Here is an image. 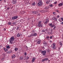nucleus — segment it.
Instances as JSON below:
<instances>
[{
  "instance_id": "nucleus-1",
  "label": "nucleus",
  "mask_w": 63,
  "mask_h": 63,
  "mask_svg": "<svg viewBox=\"0 0 63 63\" xmlns=\"http://www.w3.org/2000/svg\"><path fill=\"white\" fill-rule=\"evenodd\" d=\"M15 36H12L11 37L9 40V43L11 44H13V43L15 40Z\"/></svg>"
},
{
  "instance_id": "nucleus-2",
  "label": "nucleus",
  "mask_w": 63,
  "mask_h": 63,
  "mask_svg": "<svg viewBox=\"0 0 63 63\" xmlns=\"http://www.w3.org/2000/svg\"><path fill=\"white\" fill-rule=\"evenodd\" d=\"M49 22V20L48 19H47L45 21H44V23L45 24H47V22Z\"/></svg>"
},
{
  "instance_id": "nucleus-3",
  "label": "nucleus",
  "mask_w": 63,
  "mask_h": 63,
  "mask_svg": "<svg viewBox=\"0 0 63 63\" xmlns=\"http://www.w3.org/2000/svg\"><path fill=\"white\" fill-rule=\"evenodd\" d=\"M56 44L55 43H54L52 45V48L53 49H54L56 48Z\"/></svg>"
},
{
  "instance_id": "nucleus-4",
  "label": "nucleus",
  "mask_w": 63,
  "mask_h": 63,
  "mask_svg": "<svg viewBox=\"0 0 63 63\" xmlns=\"http://www.w3.org/2000/svg\"><path fill=\"white\" fill-rule=\"evenodd\" d=\"M48 60V59L47 58H45L44 59H43L42 61L43 62H44V61H47Z\"/></svg>"
},
{
  "instance_id": "nucleus-5",
  "label": "nucleus",
  "mask_w": 63,
  "mask_h": 63,
  "mask_svg": "<svg viewBox=\"0 0 63 63\" xmlns=\"http://www.w3.org/2000/svg\"><path fill=\"white\" fill-rule=\"evenodd\" d=\"M42 4H43V3H42V2H38L37 3V5L38 6H41L42 5Z\"/></svg>"
},
{
  "instance_id": "nucleus-6",
  "label": "nucleus",
  "mask_w": 63,
  "mask_h": 63,
  "mask_svg": "<svg viewBox=\"0 0 63 63\" xmlns=\"http://www.w3.org/2000/svg\"><path fill=\"white\" fill-rule=\"evenodd\" d=\"M53 20H55V21H56L57 20V18L55 17H54L52 19Z\"/></svg>"
},
{
  "instance_id": "nucleus-7",
  "label": "nucleus",
  "mask_w": 63,
  "mask_h": 63,
  "mask_svg": "<svg viewBox=\"0 0 63 63\" xmlns=\"http://www.w3.org/2000/svg\"><path fill=\"white\" fill-rule=\"evenodd\" d=\"M59 6H60V7H61V6H62V5H63V3H60L58 4Z\"/></svg>"
},
{
  "instance_id": "nucleus-8",
  "label": "nucleus",
  "mask_w": 63,
  "mask_h": 63,
  "mask_svg": "<svg viewBox=\"0 0 63 63\" xmlns=\"http://www.w3.org/2000/svg\"><path fill=\"white\" fill-rule=\"evenodd\" d=\"M32 62H35V58H33L32 59Z\"/></svg>"
},
{
  "instance_id": "nucleus-9",
  "label": "nucleus",
  "mask_w": 63,
  "mask_h": 63,
  "mask_svg": "<svg viewBox=\"0 0 63 63\" xmlns=\"http://www.w3.org/2000/svg\"><path fill=\"white\" fill-rule=\"evenodd\" d=\"M12 53V51L10 50L9 51L7 52V53L8 54H9V53Z\"/></svg>"
},
{
  "instance_id": "nucleus-10",
  "label": "nucleus",
  "mask_w": 63,
  "mask_h": 63,
  "mask_svg": "<svg viewBox=\"0 0 63 63\" xmlns=\"http://www.w3.org/2000/svg\"><path fill=\"white\" fill-rule=\"evenodd\" d=\"M38 25L39 27H42L43 26V25L41 24H38Z\"/></svg>"
},
{
  "instance_id": "nucleus-11",
  "label": "nucleus",
  "mask_w": 63,
  "mask_h": 63,
  "mask_svg": "<svg viewBox=\"0 0 63 63\" xmlns=\"http://www.w3.org/2000/svg\"><path fill=\"white\" fill-rule=\"evenodd\" d=\"M46 52H47V51H41L42 53H46Z\"/></svg>"
},
{
  "instance_id": "nucleus-12",
  "label": "nucleus",
  "mask_w": 63,
  "mask_h": 63,
  "mask_svg": "<svg viewBox=\"0 0 63 63\" xmlns=\"http://www.w3.org/2000/svg\"><path fill=\"white\" fill-rule=\"evenodd\" d=\"M4 49L5 51H7L8 50L7 49L5 48H4Z\"/></svg>"
},
{
  "instance_id": "nucleus-13",
  "label": "nucleus",
  "mask_w": 63,
  "mask_h": 63,
  "mask_svg": "<svg viewBox=\"0 0 63 63\" xmlns=\"http://www.w3.org/2000/svg\"><path fill=\"white\" fill-rule=\"evenodd\" d=\"M11 56L12 58H15V55H12Z\"/></svg>"
},
{
  "instance_id": "nucleus-14",
  "label": "nucleus",
  "mask_w": 63,
  "mask_h": 63,
  "mask_svg": "<svg viewBox=\"0 0 63 63\" xmlns=\"http://www.w3.org/2000/svg\"><path fill=\"white\" fill-rule=\"evenodd\" d=\"M12 19H16V16H14L12 18Z\"/></svg>"
},
{
  "instance_id": "nucleus-15",
  "label": "nucleus",
  "mask_w": 63,
  "mask_h": 63,
  "mask_svg": "<svg viewBox=\"0 0 63 63\" xmlns=\"http://www.w3.org/2000/svg\"><path fill=\"white\" fill-rule=\"evenodd\" d=\"M48 8H49V7H48L46 6L45 8V9H46V10L47 9H48Z\"/></svg>"
},
{
  "instance_id": "nucleus-16",
  "label": "nucleus",
  "mask_w": 63,
  "mask_h": 63,
  "mask_svg": "<svg viewBox=\"0 0 63 63\" xmlns=\"http://www.w3.org/2000/svg\"><path fill=\"white\" fill-rule=\"evenodd\" d=\"M21 36V35H20L19 33L17 34V37H19V36Z\"/></svg>"
},
{
  "instance_id": "nucleus-17",
  "label": "nucleus",
  "mask_w": 63,
  "mask_h": 63,
  "mask_svg": "<svg viewBox=\"0 0 63 63\" xmlns=\"http://www.w3.org/2000/svg\"><path fill=\"white\" fill-rule=\"evenodd\" d=\"M20 59H21V60H22V59H23V57H22L21 56L20 57Z\"/></svg>"
},
{
  "instance_id": "nucleus-18",
  "label": "nucleus",
  "mask_w": 63,
  "mask_h": 63,
  "mask_svg": "<svg viewBox=\"0 0 63 63\" xmlns=\"http://www.w3.org/2000/svg\"><path fill=\"white\" fill-rule=\"evenodd\" d=\"M6 47L7 48H10V47L9 46H7Z\"/></svg>"
},
{
  "instance_id": "nucleus-19",
  "label": "nucleus",
  "mask_w": 63,
  "mask_h": 63,
  "mask_svg": "<svg viewBox=\"0 0 63 63\" xmlns=\"http://www.w3.org/2000/svg\"><path fill=\"white\" fill-rule=\"evenodd\" d=\"M37 33H35L33 34V36H37Z\"/></svg>"
},
{
  "instance_id": "nucleus-20",
  "label": "nucleus",
  "mask_w": 63,
  "mask_h": 63,
  "mask_svg": "<svg viewBox=\"0 0 63 63\" xmlns=\"http://www.w3.org/2000/svg\"><path fill=\"white\" fill-rule=\"evenodd\" d=\"M18 18V16H16V21H18V20H17V18Z\"/></svg>"
},
{
  "instance_id": "nucleus-21",
  "label": "nucleus",
  "mask_w": 63,
  "mask_h": 63,
  "mask_svg": "<svg viewBox=\"0 0 63 63\" xmlns=\"http://www.w3.org/2000/svg\"><path fill=\"white\" fill-rule=\"evenodd\" d=\"M40 11L41 13H44L45 12L44 10H41Z\"/></svg>"
},
{
  "instance_id": "nucleus-22",
  "label": "nucleus",
  "mask_w": 63,
  "mask_h": 63,
  "mask_svg": "<svg viewBox=\"0 0 63 63\" xmlns=\"http://www.w3.org/2000/svg\"><path fill=\"white\" fill-rule=\"evenodd\" d=\"M13 24L14 25H16V21H15V22H14V23H13Z\"/></svg>"
},
{
  "instance_id": "nucleus-23",
  "label": "nucleus",
  "mask_w": 63,
  "mask_h": 63,
  "mask_svg": "<svg viewBox=\"0 0 63 63\" xmlns=\"http://www.w3.org/2000/svg\"><path fill=\"white\" fill-rule=\"evenodd\" d=\"M39 3H42V0H39Z\"/></svg>"
},
{
  "instance_id": "nucleus-24",
  "label": "nucleus",
  "mask_w": 63,
  "mask_h": 63,
  "mask_svg": "<svg viewBox=\"0 0 63 63\" xmlns=\"http://www.w3.org/2000/svg\"><path fill=\"white\" fill-rule=\"evenodd\" d=\"M56 26L54 25V28H53V30H55V28H56Z\"/></svg>"
},
{
  "instance_id": "nucleus-25",
  "label": "nucleus",
  "mask_w": 63,
  "mask_h": 63,
  "mask_svg": "<svg viewBox=\"0 0 63 63\" xmlns=\"http://www.w3.org/2000/svg\"><path fill=\"white\" fill-rule=\"evenodd\" d=\"M36 12L32 11V13H33V14H36Z\"/></svg>"
},
{
  "instance_id": "nucleus-26",
  "label": "nucleus",
  "mask_w": 63,
  "mask_h": 63,
  "mask_svg": "<svg viewBox=\"0 0 63 63\" xmlns=\"http://www.w3.org/2000/svg\"><path fill=\"white\" fill-rule=\"evenodd\" d=\"M42 22V21H40L39 22L38 24H41V23Z\"/></svg>"
},
{
  "instance_id": "nucleus-27",
  "label": "nucleus",
  "mask_w": 63,
  "mask_h": 63,
  "mask_svg": "<svg viewBox=\"0 0 63 63\" xmlns=\"http://www.w3.org/2000/svg\"><path fill=\"white\" fill-rule=\"evenodd\" d=\"M37 43L38 44H40V43H41V41H38V42H37Z\"/></svg>"
},
{
  "instance_id": "nucleus-28",
  "label": "nucleus",
  "mask_w": 63,
  "mask_h": 63,
  "mask_svg": "<svg viewBox=\"0 0 63 63\" xmlns=\"http://www.w3.org/2000/svg\"><path fill=\"white\" fill-rule=\"evenodd\" d=\"M54 25H51V27H52V28H53V27L54 26Z\"/></svg>"
},
{
  "instance_id": "nucleus-29",
  "label": "nucleus",
  "mask_w": 63,
  "mask_h": 63,
  "mask_svg": "<svg viewBox=\"0 0 63 63\" xmlns=\"http://www.w3.org/2000/svg\"><path fill=\"white\" fill-rule=\"evenodd\" d=\"M49 1H47V2H46V3L47 4H49Z\"/></svg>"
},
{
  "instance_id": "nucleus-30",
  "label": "nucleus",
  "mask_w": 63,
  "mask_h": 63,
  "mask_svg": "<svg viewBox=\"0 0 63 63\" xmlns=\"http://www.w3.org/2000/svg\"><path fill=\"white\" fill-rule=\"evenodd\" d=\"M45 30H43L42 31V32H45Z\"/></svg>"
},
{
  "instance_id": "nucleus-31",
  "label": "nucleus",
  "mask_w": 63,
  "mask_h": 63,
  "mask_svg": "<svg viewBox=\"0 0 63 63\" xmlns=\"http://www.w3.org/2000/svg\"><path fill=\"white\" fill-rule=\"evenodd\" d=\"M49 6L50 7H52V6H53V5L52 4H50Z\"/></svg>"
},
{
  "instance_id": "nucleus-32",
  "label": "nucleus",
  "mask_w": 63,
  "mask_h": 63,
  "mask_svg": "<svg viewBox=\"0 0 63 63\" xmlns=\"http://www.w3.org/2000/svg\"><path fill=\"white\" fill-rule=\"evenodd\" d=\"M8 25H11V22L8 23Z\"/></svg>"
},
{
  "instance_id": "nucleus-33",
  "label": "nucleus",
  "mask_w": 63,
  "mask_h": 63,
  "mask_svg": "<svg viewBox=\"0 0 63 63\" xmlns=\"http://www.w3.org/2000/svg\"><path fill=\"white\" fill-rule=\"evenodd\" d=\"M42 54H43V55H46V53H42Z\"/></svg>"
},
{
  "instance_id": "nucleus-34",
  "label": "nucleus",
  "mask_w": 63,
  "mask_h": 63,
  "mask_svg": "<svg viewBox=\"0 0 63 63\" xmlns=\"http://www.w3.org/2000/svg\"><path fill=\"white\" fill-rule=\"evenodd\" d=\"M38 12H35V14L36 15H38Z\"/></svg>"
},
{
  "instance_id": "nucleus-35",
  "label": "nucleus",
  "mask_w": 63,
  "mask_h": 63,
  "mask_svg": "<svg viewBox=\"0 0 63 63\" xmlns=\"http://www.w3.org/2000/svg\"><path fill=\"white\" fill-rule=\"evenodd\" d=\"M57 4V1H55L54 3V4Z\"/></svg>"
},
{
  "instance_id": "nucleus-36",
  "label": "nucleus",
  "mask_w": 63,
  "mask_h": 63,
  "mask_svg": "<svg viewBox=\"0 0 63 63\" xmlns=\"http://www.w3.org/2000/svg\"><path fill=\"white\" fill-rule=\"evenodd\" d=\"M47 39H48L49 38V37L48 36H47Z\"/></svg>"
},
{
  "instance_id": "nucleus-37",
  "label": "nucleus",
  "mask_w": 63,
  "mask_h": 63,
  "mask_svg": "<svg viewBox=\"0 0 63 63\" xmlns=\"http://www.w3.org/2000/svg\"><path fill=\"white\" fill-rule=\"evenodd\" d=\"M52 23H51L49 24L50 26H51L52 25Z\"/></svg>"
},
{
  "instance_id": "nucleus-38",
  "label": "nucleus",
  "mask_w": 63,
  "mask_h": 63,
  "mask_svg": "<svg viewBox=\"0 0 63 63\" xmlns=\"http://www.w3.org/2000/svg\"><path fill=\"white\" fill-rule=\"evenodd\" d=\"M19 29V27H17V30H18Z\"/></svg>"
},
{
  "instance_id": "nucleus-39",
  "label": "nucleus",
  "mask_w": 63,
  "mask_h": 63,
  "mask_svg": "<svg viewBox=\"0 0 63 63\" xmlns=\"http://www.w3.org/2000/svg\"><path fill=\"white\" fill-rule=\"evenodd\" d=\"M32 5H35V3L34 2L32 3Z\"/></svg>"
},
{
  "instance_id": "nucleus-40",
  "label": "nucleus",
  "mask_w": 63,
  "mask_h": 63,
  "mask_svg": "<svg viewBox=\"0 0 63 63\" xmlns=\"http://www.w3.org/2000/svg\"><path fill=\"white\" fill-rule=\"evenodd\" d=\"M53 15H55L56 14V13L54 12L53 13Z\"/></svg>"
},
{
  "instance_id": "nucleus-41",
  "label": "nucleus",
  "mask_w": 63,
  "mask_h": 63,
  "mask_svg": "<svg viewBox=\"0 0 63 63\" xmlns=\"http://www.w3.org/2000/svg\"><path fill=\"white\" fill-rule=\"evenodd\" d=\"M43 44H45V45H46V46H47V43H43Z\"/></svg>"
},
{
  "instance_id": "nucleus-42",
  "label": "nucleus",
  "mask_w": 63,
  "mask_h": 63,
  "mask_svg": "<svg viewBox=\"0 0 63 63\" xmlns=\"http://www.w3.org/2000/svg\"><path fill=\"white\" fill-rule=\"evenodd\" d=\"M52 36H50V39H52Z\"/></svg>"
},
{
  "instance_id": "nucleus-43",
  "label": "nucleus",
  "mask_w": 63,
  "mask_h": 63,
  "mask_svg": "<svg viewBox=\"0 0 63 63\" xmlns=\"http://www.w3.org/2000/svg\"><path fill=\"white\" fill-rule=\"evenodd\" d=\"M56 12L57 13H59V11L58 10H56Z\"/></svg>"
},
{
  "instance_id": "nucleus-44",
  "label": "nucleus",
  "mask_w": 63,
  "mask_h": 63,
  "mask_svg": "<svg viewBox=\"0 0 63 63\" xmlns=\"http://www.w3.org/2000/svg\"><path fill=\"white\" fill-rule=\"evenodd\" d=\"M61 19L63 21V17H62L61 18Z\"/></svg>"
},
{
  "instance_id": "nucleus-45",
  "label": "nucleus",
  "mask_w": 63,
  "mask_h": 63,
  "mask_svg": "<svg viewBox=\"0 0 63 63\" xmlns=\"http://www.w3.org/2000/svg\"><path fill=\"white\" fill-rule=\"evenodd\" d=\"M6 28H4V31H6Z\"/></svg>"
},
{
  "instance_id": "nucleus-46",
  "label": "nucleus",
  "mask_w": 63,
  "mask_h": 63,
  "mask_svg": "<svg viewBox=\"0 0 63 63\" xmlns=\"http://www.w3.org/2000/svg\"><path fill=\"white\" fill-rule=\"evenodd\" d=\"M31 35H32V36H34V34L33 33Z\"/></svg>"
},
{
  "instance_id": "nucleus-47",
  "label": "nucleus",
  "mask_w": 63,
  "mask_h": 63,
  "mask_svg": "<svg viewBox=\"0 0 63 63\" xmlns=\"http://www.w3.org/2000/svg\"><path fill=\"white\" fill-rule=\"evenodd\" d=\"M18 50V48H16V51H17Z\"/></svg>"
},
{
  "instance_id": "nucleus-48",
  "label": "nucleus",
  "mask_w": 63,
  "mask_h": 63,
  "mask_svg": "<svg viewBox=\"0 0 63 63\" xmlns=\"http://www.w3.org/2000/svg\"><path fill=\"white\" fill-rule=\"evenodd\" d=\"M33 36L32 35H30V37H33Z\"/></svg>"
},
{
  "instance_id": "nucleus-49",
  "label": "nucleus",
  "mask_w": 63,
  "mask_h": 63,
  "mask_svg": "<svg viewBox=\"0 0 63 63\" xmlns=\"http://www.w3.org/2000/svg\"><path fill=\"white\" fill-rule=\"evenodd\" d=\"M60 45H61V46H62V43H60Z\"/></svg>"
},
{
  "instance_id": "nucleus-50",
  "label": "nucleus",
  "mask_w": 63,
  "mask_h": 63,
  "mask_svg": "<svg viewBox=\"0 0 63 63\" xmlns=\"http://www.w3.org/2000/svg\"><path fill=\"white\" fill-rule=\"evenodd\" d=\"M16 4V1L14 2L13 3V4Z\"/></svg>"
},
{
  "instance_id": "nucleus-51",
  "label": "nucleus",
  "mask_w": 63,
  "mask_h": 63,
  "mask_svg": "<svg viewBox=\"0 0 63 63\" xmlns=\"http://www.w3.org/2000/svg\"><path fill=\"white\" fill-rule=\"evenodd\" d=\"M10 9V8H9L8 7V8H7V10H8Z\"/></svg>"
},
{
  "instance_id": "nucleus-52",
  "label": "nucleus",
  "mask_w": 63,
  "mask_h": 63,
  "mask_svg": "<svg viewBox=\"0 0 63 63\" xmlns=\"http://www.w3.org/2000/svg\"><path fill=\"white\" fill-rule=\"evenodd\" d=\"M24 54H25V55H27V53H25Z\"/></svg>"
},
{
  "instance_id": "nucleus-53",
  "label": "nucleus",
  "mask_w": 63,
  "mask_h": 63,
  "mask_svg": "<svg viewBox=\"0 0 63 63\" xmlns=\"http://www.w3.org/2000/svg\"><path fill=\"white\" fill-rule=\"evenodd\" d=\"M37 15H38V16H40V14H38H38H37Z\"/></svg>"
},
{
  "instance_id": "nucleus-54",
  "label": "nucleus",
  "mask_w": 63,
  "mask_h": 63,
  "mask_svg": "<svg viewBox=\"0 0 63 63\" xmlns=\"http://www.w3.org/2000/svg\"><path fill=\"white\" fill-rule=\"evenodd\" d=\"M27 59H29V57H27Z\"/></svg>"
},
{
  "instance_id": "nucleus-55",
  "label": "nucleus",
  "mask_w": 63,
  "mask_h": 63,
  "mask_svg": "<svg viewBox=\"0 0 63 63\" xmlns=\"http://www.w3.org/2000/svg\"><path fill=\"white\" fill-rule=\"evenodd\" d=\"M26 48H27L26 49H27V48H28V47H27V46H26Z\"/></svg>"
},
{
  "instance_id": "nucleus-56",
  "label": "nucleus",
  "mask_w": 63,
  "mask_h": 63,
  "mask_svg": "<svg viewBox=\"0 0 63 63\" xmlns=\"http://www.w3.org/2000/svg\"><path fill=\"white\" fill-rule=\"evenodd\" d=\"M59 17V16H57V17Z\"/></svg>"
},
{
  "instance_id": "nucleus-57",
  "label": "nucleus",
  "mask_w": 63,
  "mask_h": 63,
  "mask_svg": "<svg viewBox=\"0 0 63 63\" xmlns=\"http://www.w3.org/2000/svg\"><path fill=\"white\" fill-rule=\"evenodd\" d=\"M16 1H14V0H13V3H14V2H16Z\"/></svg>"
},
{
  "instance_id": "nucleus-58",
  "label": "nucleus",
  "mask_w": 63,
  "mask_h": 63,
  "mask_svg": "<svg viewBox=\"0 0 63 63\" xmlns=\"http://www.w3.org/2000/svg\"><path fill=\"white\" fill-rule=\"evenodd\" d=\"M47 51L48 52H49V50H47Z\"/></svg>"
},
{
  "instance_id": "nucleus-59",
  "label": "nucleus",
  "mask_w": 63,
  "mask_h": 63,
  "mask_svg": "<svg viewBox=\"0 0 63 63\" xmlns=\"http://www.w3.org/2000/svg\"><path fill=\"white\" fill-rule=\"evenodd\" d=\"M61 24H63V22H62L61 23Z\"/></svg>"
},
{
  "instance_id": "nucleus-60",
  "label": "nucleus",
  "mask_w": 63,
  "mask_h": 63,
  "mask_svg": "<svg viewBox=\"0 0 63 63\" xmlns=\"http://www.w3.org/2000/svg\"><path fill=\"white\" fill-rule=\"evenodd\" d=\"M50 43H51V42H52V41H50Z\"/></svg>"
},
{
  "instance_id": "nucleus-61",
  "label": "nucleus",
  "mask_w": 63,
  "mask_h": 63,
  "mask_svg": "<svg viewBox=\"0 0 63 63\" xmlns=\"http://www.w3.org/2000/svg\"><path fill=\"white\" fill-rule=\"evenodd\" d=\"M15 51H16V48H15Z\"/></svg>"
},
{
  "instance_id": "nucleus-62",
  "label": "nucleus",
  "mask_w": 63,
  "mask_h": 63,
  "mask_svg": "<svg viewBox=\"0 0 63 63\" xmlns=\"http://www.w3.org/2000/svg\"><path fill=\"white\" fill-rule=\"evenodd\" d=\"M28 37H30V36H28Z\"/></svg>"
},
{
  "instance_id": "nucleus-63",
  "label": "nucleus",
  "mask_w": 63,
  "mask_h": 63,
  "mask_svg": "<svg viewBox=\"0 0 63 63\" xmlns=\"http://www.w3.org/2000/svg\"><path fill=\"white\" fill-rule=\"evenodd\" d=\"M52 29H51V31H52Z\"/></svg>"
},
{
  "instance_id": "nucleus-64",
  "label": "nucleus",
  "mask_w": 63,
  "mask_h": 63,
  "mask_svg": "<svg viewBox=\"0 0 63 63\" xmlns=\"http://www.w3.org/2000/svg\"><path fill=\"white\" fill-rule=\"evenodd\" d=\"M0 1H2V0H0Z\"/></svg>"
}]
</instances>
